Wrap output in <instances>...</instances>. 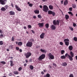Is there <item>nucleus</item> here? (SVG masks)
I'll list each match as a JSON object with an SVG mask.
<instances>
[{
    "mask_svg": "<svg viewBox=\"0 0 77 77\" xmlns=\"http://www.w3.org/2000/svg\"><path fill=\"white\" fill-rule=\"evenodd\" d=\"M29 68L31 70H33L34 68V67L33 66L30 65L29 66Z\"/></svg>",
    "mask_w": 77,
    "mask_h": 77,
    "instance_id": "7c9ffc66",
    "label": "nucleus"
},
{
    "mask_svg": "<svg viewBox=\"0 0 77 77\" xmlns=\"http://www.w3.org/2000/svg\"><path fill=\"white\" fill-rule=\"evenodd\" d=\"M33 18L34 19H36V17L35 16H34L33 17Z\"/></svg>",
    "mask_w": 77,
    "mask_h": 77,
    "instance_id": "13d9d810",
    "label": "nucleus"
},
{
    "mask_svg": "<svg viewBox=\"0 0 77 77\" xmlns=\"http://www.w3.org/2000/svg\"><path fill=\"white\" fill-rule=\"evenodd\" d=\"M67 65V64L66 62H64V63H62V66H66Z\"/></svg>",
    "mask_w": 77,
    "mask_h": 77,
    "instance_id": "f3484780",
    "label": "nucleus"
},
{
    "mask_svg": "<svg viewBox=\"0 0 77 77\" xmlns=\"http://www.w3.org/2000/svg\"><path fill=\"white\" fill-rule=\"evenodd\" d=\"M66 41L69 42V39H67V38L64 39V42H66Z\"/></svg>",
    "mask_w": 77,
    "mask_h": 77,
    "instance_id": "e433bc0d",
    "label": "nucleus"
},
{
    "mask_svg": "<svg viewBox=\"0 0 77 77\" xmlns=\"http://www.w3.org/2000/svg\"><path fill=\"white\" fill-rule=\"evenodd\" d=\"M27 66V64L26 63H25L24 64V66Z\"/></svg>",
    "mask_w": 77,
    "mask_h": 77,
    "instance_id": "680f3d73",
    "label": "nucleus"
},
{
    "mask_svg": "<svg viewBox=\"0 0 77 77\" xmlns=\"http://www.w3.org/2000/svg\"><path fill=\"white\" fill-rule=\"evenodd\" d=\"M49 9H50V10H53V7L52 5H49Z\"/></svg>",
    "mask_w": 77,
    "mask_h": 77,
    "instance_id": "aec40b11",
    "label": "nucleus"
},
{
    "mask_svg": "<svg viewBox=\"0 0 77 77\" xmlns=\"http://www.w3.org/2000/svg\"><path fill=\"white\" fill-rule=\"evenodd\" d=\"M3 42L2 41H0V45H3Z\"/></svg>",
    "mask_w": 77,
    "mask_h": 77,
    "instance_id": "37998d69",
    "label": "nucleus"
},
{
    "mask_svg": "<svg viewBox=\"0 0 77 77\" xmlns=\"http://www.w3.org/2000/svg\"><path fill=\"white\" fill-rule=\"evenodd\" d=\"M40 50L42 52L44 53H46L47 52L46 51L45 49H41Z\"/></svg>",
    "mask_w": 77,
    "mask_h": 77,
    "instance_id": "2eb2a0df",
    "label": "nucleus"
},
{
    "mask_svg": "<svg viewBox=\"0 0 77 77\" xmlns=\"http://www.w3.org/2000/svg\"><path fill=\"white\" fill-rule=\"evenodd\" d=\"M30 41L31 42H33L34 41V40L33 39H31Z\"/></svg>",
    "mask_w": 77,
    "mask_h": 77,
    "instance_id": "bf43d9fd",
    "label": "nucleus"
},
{
    "mask_svg": "<svg viewBox=\"0 0 77 77\" xmlns=\"http://www.w3.org/2000/svg\"><path fill=\"white\" fill-rule=\"evenodd\" d=\"M45 34L44 33H42L41 35H40V38H41L42 39L44 38Z\"/></svg>",
    "mask_w": 77,
    "mask_h": 77,
    "instance_id": "9d476101",
    "label": "nucleus"
},
{
    "mask_svg": "<svg viewBox=\"0 0 77 77\" xmlns=\"http://www.w3.org/2000/svg\"><path fill=\"white\" fill-rule=\"evenodd\" d=\"M26 57V58H28L30 56H31V53L30 52H27L25 54Z\"/></svg>",
    "mask_w": 77,
    "mask_h": 77,
    "instance_id": "39448f33",
    "label": "nucleus"
},
{
    "mask_svg": "<svg viewBox=\"0 0 77 77\" xmlns=\"http://www.w3.org/2000/svg\"><path fill=\"white\" fill-rule=\"evenodd\" d=\"M65 45H66V46H68L69 45V42H65Z\"/></svg>",
    "mask_w": 77,
    "mask_h": 77,
    "instance_id": "bb28decb",
    "label": "nucleus"
},
{
    "mask_svg": "<svg viewBox=\"0 0 77 77\" xmlns=\"http://www.w3.org/2000/svg\"><path fill=\"white\" fill-rule=\"evenodd\" d=\"M41 74L42 75H44V72H41Z\"/></svg>",
    "mask_w": 77,
    "mask_h": 77,
    "instance_id": "338daca9",
    "label": "nucleus"
},
{
    "mask_svg": "<svg viewBox=\"0 0 77 77\" xmlns=\"http://www.w3.org/2000/svg\"><path fill=\"white\" fill-rule=\"evenodd\" d=\"M0 63L3 64L4 65H5V64H6V63H5L4 61H1Z\"/></svg>",
    "mask_w": 77,
    "mask_h": 77,
    "instance_id": "f704fd0d",
    "label": "nucleus"
},
{
    "mask_svg": "<svg viewBox=\"0 0 77 77\" xmlns=\"http://www.w3.org/2000/svg\"><path fill=\"white\" fill-rule=\"evenodd\" d=\"M69 28H70V30H72V31H73V28L72 27H69Z\"/></svg>",
    "mask_w": 77,
    "mask_h": 77,
    "instance_id": "3c124183",
    "label": "nucleus"
},
{
    "mask_svg": "<svg viewBox=\"0 0 77 77\" xmlns=\"http://www.w3.org/2000/svg\"><path fill=\"white\" fill-rule=\"evenodd\" d=\"M65 53V51L62 50L61 51V54L63 55Z\"/></svg>",
    "mask_w": 77,
    "mask_h": 77,
    "instance_id": "2f4dec72",
    "label": "nucleus"
},
{
    "mask_svg": "<svg viewBox=\"0 0 77 77\" xmlns=\"http://www.w3.org/2000/svg\"><path fill=\"white\" fill-rule=\"evenodd\" d=\"M10 15H14L15 14V12H14L13 11H11L9 12Z\"/></svg>",
    "mask_w": 77,
    "mask_h": 77,
    "instance_id": "9b49d317",
    "label": "nucleus"
},
{
    "mask_svg": "<svg viewBox=\"0 0 77 77\" xmlns=\"http://www.w3.org/2000/svg\"><path fill=\"white\" fill-rule=\"evenodd\" d=\"M45 76L46 77H50V75L48 73H47Z\"/></svg>",
    "mask_w": 77,
    "mask_h": 77,
    "instance_id": "79ce46f5",
    "label": "nucleus"
},
{
    "mask_svg": "<svg viewBox=\"0 0 77 77\" xmlns=\"http://www.w3.org/2000/svg\"><path fill=\"white\" fill-rule=\"evenodd\" d=\"M31 32H32V33H35V32L33 30H31Z\"/></svg>",
    "mask_w": 77,
    "mask_h": 77,
    "instance_id": "4d7b16f0",
    "label": "nucleus"
},
{
    "mask_svg": "<svg viewBox=\"0 0 77 77\" xmlns=\"http://www.w3.org/2000/svg\"><path fill=\"white\" fill-rule=\"evenodd\" d=\"M60 44L62 46L63 44V43L62 42H60Z\"/></svg>",
    "mask_w": 77,
    "mask_h": 77,
    "instance_id": "49530a36",
    "label": "nucleus"
},
{
    "mask_svg": "<svg viewBox=\"0 0 77 77\" xmlns=\"http://www.w3.org/2000/svg\"><path fill=\"white\" fill-rule=\"evenodd\" d=\"M45 57V55L44 54H42L38 58V60L41 61L42 59H44Z\"/></svg>",
    "mask_w": 77,
    "mask_h": 77,
    "instance_id": "f257e3e1",
    "label": "nucleus"
},
{
    "mask_svg": "<svg viewBox=\"0 0 77 77\" xmlns=\"http://www.w3.org/2000/svg\"><path fill=\"white\" fill-rule=\"evenodd\" d=\"M33 45V43L31 42H28L26 44V46L27 47H31Z\"/></svg>",
    "mask_w": 77,
    "mask_h": 77,
    "instance_id": "20e7f679",
    "label": "nucleus"
},
{
    "mask_svg": "<svg viewBox=\"0 0 77 77\" xmlns=\"http://www.w3.org/2000/svg\"><path fill=\"white\" fill-rule=\"evenodd\" d=\"M72 7H73V8L74 9H75V8H76V5L75 4H72Z\"/></svg>",
    "mask_w": 77,
    "mask_h": 77,
    "instance_id": "c85d7f7f",
    "label": "nucleus"
},
{
    "mask_svg": "<svg viewBox=\"0 0 77 77\" xmlns=\"http://www.w3.org/2000/svg\"><path fill=\"white\" fill-rule=\"evenodd\" d=\"M69 77H74L73 74H71L70 75Z\"/></svg>",
    "mask_w": 77,
    "mask_h": 77,
    "instance_id": "a18cd8bd",
    "label": "nucleus"
},
{
    "mask_svg": "<svg viewBox=\"0 0 77 77\" xmlns=\"http://www.w3.org/2000/svg\"><path fill=\"white\" fill-rule=\"evenodd\" d=\"M23 45V43L21 42H18V46H22Z\"/></svg>",
    "mask_w": 77,
    "mask_h": 77,
    "instance_id": "4be33fe9",
    "label": "nucleus"
},
{
    "mask_svg": "<svg viewBox=\"0 0 77 77\" xmlns=\"http://www.w3.org/2000/svg\"><path fill=\"white\" fill-rule=\"evenodd\" d=\"M7 2V0H0V3L2 5H5Z\"/></svg>",
    "mask_w": 77,
    "mask_h": 77,
    "instance_id": "0eeeda50",
    "label": "nucleus"
},
{
    "mask_svg": "<svg viewBox=\"0 0 77 77\" xmlns=\"http://www.w3.org/2000/svg\"><path fill=\"white\" fill-rule=\"evenodd\" d=\"M1 10L2 11H6V9L4 7H2L1 8Z\"/></svg>",
    "mask_w": 77,
    "mask_h": 77,
    "instance_id": "b1692460",
    "label": "nucleus"
},
{
    "mask_svg": "<svg viewBox=\"0 0 77 77\" xmlns=\"http://www.w3.org/2000/svg\"><path fill=\"white\" fill-rule=\"evenodd\" d=\"M19 51L20 52H22V50L21 49H20L19 50Z\"/></svg>",
    "mask_w": 77,
    "mask_h": 77,
    "instance_id": "052dcab7",
    "label": "nucleus"
},
{
    "mask_svg": "<svg viewBox=\"0 0 77 77\" xmlns=\"http://www.w3.org/2000/svg\"><path fill=\"white\" fill-rule=\"evenodd\" d=\"M68 4V1L67 0H66L64 1V6L67 5Z\"/></svg>",
    "mask_w": 77,
    "mask_h": 77,
    "instance_id": "ddd939ff",
    "label": "nucleus"
},
{
    "mask_svg": "<svg viewBox=\"0 0 77 77\" xmlns=\"http://www.w3.org/2000/svg\"><path fill=\"white\" fill-rule=\"evenodd\" d=\"M53 12L51 10H49L48 11V14H51Z\"/></svg>",
    "mask_w": 77,
    "mask_h": 77,
    "instance_id": "393cba45",
    "label": "nucleus"
},
{
    "mask_svg": "<svg viewBox=\"0 0 77 77\" xmlns=\"http://www.w3.org/2000/svg\"><path fill=\"white\" fill-rule=\"evenodd\" d=\"M28 27L29 28H32V26L30 25H29L28 26Z\"/></svg>",
    "mask_w": 77,
    "mask_h": 77,
    "instance_id": "864d4df0",
    "label": "nucleus"
},
{
    "mask_svg": "<svg viewBox=\"0 0 77 77\" xmlns=\"http://www.w3.org/2000/svg\"><path fill=\"white\" fill-rule=\"evenodd\" d=\"M13 73L15 75H17L19 74V73L17 71H14L13 72Z\"/></svg>",
    "mask_w": 77,
    "mask_h": 77,
    "instance_id": "c9c22d12",
    "label": "nucleus"
},
{
    "mask_svg": "<svg viewBox=\"0 0 77 77\" xmlns=\"http://www.w3.org/2000/svg\"><path fill=\"white\" fill-rule=\"evenodd\" d=\"M51 14H52V16H54L56 15V13L55 12H52V13Z\"/></svg>",
    "mask_w": 77,
    "mask_h": 77,
    "instance_id": "72a5a7b5",
    "label": "nucleus"
},
{
    "mask_svg": "<svg viewBox=\"0 0 77 77\" xmlns=\"http://www.w3.org/2000/svg\"><path fill=\"white\" fill-rule=\"evenodd\" d=\"M11 40L13 42L14 41V37H12V38H11Z\"/></svg>",
    "mask_w": 77,
    "mask_h": 77,
    "instance_id": "5fc2aeb1",
    "label": "nucleus"
},
{
    "mask_svg": "<svg viewBox=\"0 0 77 77\" xmlns=\"http://www.w3.org/2000/svg\"><path fill=\"white\" fill-rule=\"evenodd\" d=\"M73 26L74 27H76V23H73Z\"/></svg>",
    "mask_w": 77,
    "mask_h": 77,
    "instance_id": "8fccbe9b",
    "label": "nucleus"
},
{
    "mask_svg": "<svg viewBox=\"0 0 77 77\" xmlns=\"http://www.w3.org/2000/svg\"><path fill=\"white\" fill-rule=\"evenodd\" d=\"M29 7H32L33 6V5L31 3H30L29 4Z\"/></svg>",
    "mask_w": 77,
    "mask_h": 77,
    "instance_id": "de8ad7c7",
    "label": "nucleus"
},
{
    "mask_svg": "<svg viewBox=\"0 0 77 77\" xmlns=\"http://www.w3.org/2000/svg\"><path fill=\"white\" fill-rule=\"evenodd\" d=\"M15 7H16V9L17 10L19 11H21V9H20V8H19V7L17 5H15Z\"/></svg>",
    "mask_w": 77,
    "mask_h": 77,
    "instance_id": "1a4fd4ad",
    "label": "nucleus"
},
{
    "mask_svg": "<svg viewBox=\"0 0 77 77\" xmlns=\"http://www.w3.org/2000/svg\"><path fill=\"white\" fill-rule=\"evenodd\" d=\"M69 58V60L70 61H72L73 60V57H72V56H70L69 57H68Z\"/></svg>",
    "mask_w": 77,
    "mask_h": 77,
    "instance_id": "6ab92c4d",
    "label": "nucleus"
},
{
    "mask_svg": "<svg viewBox=\"0 0 77 77\" xmlns=\"http://www.w3.org/2000/svg\"><path fill=\"white\" fill-rule=\"evenodd\" d=\"M16 50L19 51V48L18 47H16Z\"/></svg>",
    "mask_w": 77,
    "mask_h": 77,
    "instance_id": "09e8293b",
    "label": "nucleus"
},
{
    "mask_svg": "<svg viewBox=\"0 0 77 77\" xmlns=\"http://www.w3.org/2000/svg\"><path fill=\"white\" fill-rule=\"evenodd\" d=\"M23 28L24 29H26V26H24Z\"/></svg>",
    "mask_w": 77,
    "mask_h": 77,
    "instance_id": "69168bd1",
    "label": "nucleus"
},
{
    "mask_svg": "<svg viewBox=\"0 0 77 77\" xmlns=\"http://www.w3.org/2000/svg\"><path fill=\"white\" fill-rule=\"evenodd\" d=\"M47 56L48 57H50V58H51V59L53 60L54 59V57L51 53H49L48 54Z\"/></svg>",
    "mask_w": 77,
    "mask_h": 77,
    "instance_id": "7ed1b4c3",
    "label": "nucleus"
},
{
    "mask_svg": "<svg viewBox=\"0 0 77 77\" xmlns=\"http://www.w3.org/2000/svg\"><path fill=\"white\" fill-rule=\"evenodd\" d=\"M13 45H10L9 47V49H12L13 48Z\"/></svg>",
    "mask_w": 77,
    "mask_h": 77,
    "instance_id": "c756f323",
    "label": "nucleus"
},
{
    "mask_svg": "<svg viewBox=\"0 0 77 77\" xmlns=\"http://www.w3.org/2000/svg\"><path fill=\"white\" fill-rule=\"evenodd\" d=\"M73 48V46L72 45H70L69 47V50L70 51H72Z\"/></svg>",
    "mask_w": 77,
    "mask_h": 77,
    "instance_id": "a211bd4d",
    "label": "nucleus"
},
{
    "mask_svg": "<svg viewBox=\"0 0 77 77\" xmlns=\"http://www.w3.org/2000/svg\"><path fill=\"white\" fill-rule=\"evenodd\" d=\"M73 40L75 41H77V38L76 37H74Z\"/></svg>",
    "mask_w": 77,
    "mask_h": 77,
    "instance_id": "4c0bfd02",
    "label": "nucleus"
},
{
    "mask_svg": "<svg viewBox=\"0 0 77 77\" xmlns=\"http://www.w3.org/2000/svg\"><path fill=\"white\" fill-rule=\"evenodd\" d=\"M51 29L52 30H55V29L56 27L54 25H52L51 26Z\"/></svg>",
    "mask_w": 77,
    "mask_h": 77,
    "instance_id": "f8f14e48",
    "label": "nucleus"
},
{
    "mask_svg": "<svg viewBox=\"0 0 77 77\" xmlns=\"http://www.w3.org/2000/svg\"><path fill=\"white\" fill-rule=\"evenodd\" d=\"M38 17L39 19H41V18H42V16H41V15H38Z\"/></svg>",
    "mask_w": 77,
    "mask_h": 77,
    "instance_id": "58836bf2",
    "label": "nucleus"
},
{
    "mask_svg": "<svg viewBox=\"0 0 77 77\" xmlns=\"http://www.w3.org/2000/svg\"><path fill=\"white\" fill-rule=\"evenodd\" d=\"M5 8H6V9H8V5H5Z\"/></svg>",
    "mask_w": 77,
    "mask_h": 77,
    "instance_id": "6e6d98bb",
    "label": "nucleus"
},
{
    "mask_svg": "<svg viewBox=\"0 0 77 77\" xmlns=\"http://www.w3.org/2000/svg\"><path fill=\"white\" fill-rule=\"evenodd\" d=\"M53 66H55V67H57L56 64H55L54 63H53Z\"/></svg>",
    "mask_w": 77,
    "mask_h": 77,
    "instance_id": "603ef678",
    "label": "nucleus"
},
{
    "mask_svg": "<svg viewBox=\"0 0 77 77\" xmlns=\"http://www.w3.org/2000/svg\"><path fill=\"white\" fill-rule=\"evenodd\" d=\"M65 18L66 20H67L69 18V16L67 14L65 15Z\"/></svg>",
    "mask_w": 77,
    "mask_h": 77,
    "instance_id": "dca6fc26",
    "label": "nucleus"
},
{
    "mask_svg": "<svg viewBox=\"0 0 77 77\" xmlns=\"http://www.w3.org/2000/svg\"><path fill=\"white\" fill-rule=\"evenodd\" d=\"M45 28H46L47 29H48V27H49V24H48V23L45 24Z\"/></svg>",
    "mask_w": 77,
    "mask_h": 77,
    "instance_id": "a878e982",
    "label": "nucleus"
},
{
    "mask_svg": "<svg viewBox=\"0 0 77 77\" xmlns=\"http://www.w3.org/2000/svg\"><path fill=\"white\" fill-rule=\"evenodd\" d=\"M43 11H44L45 12H47L48 10V7L46 5H45L43 6Z\"/></svg>",
    "mask_w": 77,
    "mask_h": 77,
    "instance_id": "f03ea898",
    "label": "nucleus"
},
{
    "mask_svg": "<svg viewBox=\"0 0 77 77\" xmlns=\"http://www.w3.org/2000/svg\"><path fill=\"white\" fill-rule=\"evenodd\" d=\"M66 57H67V56H68V57L70 56V55H69L68 53H66L65 54V56Z\"/></svg>",
    "mask_w": 77,
    "mask_h": 77,
    "instance_id": "ea45409f",
    "label": "nucleus"
},
{
    "mask_svg": "<svg viewBox=\"0 0 77 77\" xmlns=\"http://www.w3.org/2000/svg\"><path fill=\"white\" fill-rule=\"evenodd\" d=\"M60 58L62 59H64L66 58V57L64 55H63L61 56Z\"/></svg>",
    "mask_w": 77,
    "mask_h": 77,
    "instance_id": "5701e85b",
    "label": "nucleus"
},
{
    "mask_svg": "<svg viewBox=\"0 0 77 77\" xmlns=\"http://www.w3.org/2000/svg\"><path fill=\"white\" fill-rule=\"evenodd\" d=\"M44 23H38V25H39V27L41 28L43 27V26H44Z\"/></svg>",
    "mask_w": 77,
    "mask_h": 77,
    "instance_id": "6e6552de",
    "label": "nucleus"
},
{
    "mask_svg": "<svg viewBox=\"0 0 77 77\" xmlns=\"http://www.w3.org/2000/svg\"><path fill=\"white\" fill-rule=\"evenodd\" d=\"M11 6H12V7H14V4L12 3H11Z\"/></svg>",
    "mask_w": 77,
    "mask_h": 77,
    "instance_id": "0e129e2a",
    "label": "nucleus"
},
{
    "mask_svg": "<svg viewBox=\"0 0 77 77\" xmlns=\"http://www.w3.org/2000/svg\"><path fill=\"white\" fill-rule=\"evenodd\" d=\"M22 69V68L21 67H20L19 68H18L19 71H20Z\"/></svg>",
    "mask_w": 77,
    "mask_h": 77,
    "instance_id": "a19ab883",
    "label": "nucleus"
},
{
    "mask_svg": "<svg viewBox=\"0 0 77 77\" xmlns=\"http://www.w3.org/2000/svg\"><path fill=\"white\" fill-rule=\"evenodd\" d=\"M25 62L26 63H28V61L27 60H25Z\"/></svg>",
    "mask_w": 77,
    "mask_h": 77,
    "instance_id": "e2e57ef3",
    "label": "nucleus"
},
{
    "mask_svg": "<svg viewBox=\"0 0 77 77\" xmlns=\"http://www.w3.org/2000/svg\"><path fill=\"white\" fill-rule=\"evenodd\" d=\"M69 11H72V8H70L69 9Z\"/></svg>",
    "mask_w": 77,
    "mask_h": 77,
    "instance_id": "c03bdc74",
    "label": "nucleus"
},
{
    "mask_svg": "<svg viewBox=\"0 0 77 77\" xmlns=\"http://www.w3.org/2000/svg\"><path fill=\"white\" fill-rule=\"evenodd\" d=\"M53 23L54 25H57L58 26H59V21L58 20H57L56 21L55 20H54L53 21Z\"/></svg>",
    "mask_w": 77,
    "mask_h": 77,
    "instance_id": "423d86ee",
    "label": "nucleus"
},
{
    "mask_svg": "<svg viewBox=\"0 0 77 77\" xmlns=\"http://www.w3.org/2000/svg\"><path fill=\"white\" fill-rule=\"evenodd\" d=\"M34 12L35 14H38L39 12V11L38 10H34Z\"/></svg>",
    "mask_w": 77,
    "mask_h": 77,
    "instance_id": "4468645a",
    "label": "nucleus"
},
{
    "mask_svg": "<svg viewBox=\"0 0 77 77\" xmlns=\"http://www.w3.org/2000/svg\"><path fill=\"white\" fill-rule=\"evenodd\" d=\"M39 7H40V8H42V5H40L39 6Z\"/></svg>",
    "mask_w": 77,
    "mask_h": 77,
    "instance_id": "774afa93",
    "label": "nucleus"
},
{
    "mask_svg": "<svg viewBox=\"0 0 77 77\" xmlns=\"http://www.w3.org/2000/svg\"><path fill=\"white\" fill-rule=\"evenodd\" d=\"M68 13L69 14H70V15H71L72 16H73V13H72V12H68Z\"/></svg>",
    "mask_w": 77,
    "mask_h": 77,
    "instance_id": "473e14b6",
    "label": "nucleus"
},
{
    "mask_svg": "<svg viewBox=\"0 0 77 77\" xmlns=\"http://www.w3.org/2000/svg\"><path fill=\"white\" fill-rule=\"evenodd\" d=\"M70 56H71V57H74V54L73 53L72 51H70Z\"/></svg>",
    "mask_w": 77,
    "mask_h": 77,
    "instance_id": "412c9836",
    "label": "nucleus"
},
{
    "mask_svg": "<svg viewBox=\"0 0 77 77\" xmlns=\"http://www.w3.org/2000/svg\"><path fill=\"white\" fill-rule=\"evenodd\" d=\"M10 62L11 63V66H14V64H13V61H10Z\"/></svg>",
    "mask_w": 77,
    "mask_h": 77,
    "instance_id": "cd10ccee",
    "label": "nucleus"
}]
</instances>
